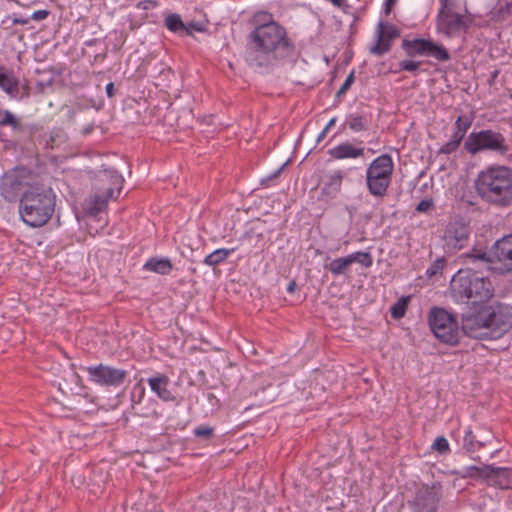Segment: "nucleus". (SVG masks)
I'll return each instance as SVG.
<instances>
[{
  "mask_svg": "<svg viewBox=\"0 0 512 512\" xmlns=\"http://www.w3.org/2000/svg\"><path fill=\"white\" fill-rule=\"evenodd\" d=\"M421 65L420 61H414L411 59H405L398 63L399 69L396 71H408L411 73H416Z\"/></svg>",
  "mask_w": 512,
  "mask_h": 512,
  "instance_id": "obj_38",
  "label": "nucleus"
},
{
  "mask_svg": "<svg viewBox=\"0 0 512 512\" xmlns=\"http://www.w3.org/2000/svg\"><path fill=\"white\" fill-rule=\"evenodd\" d=\"M187 27H189L190 31L192 32V30H195V31H202V27L195 23V22H191L189 23L188 25H186Z\"/></svg>",
  "mask_w": 512,
  "mask_h": 512,
  "instance_id": "obj_53",
  "label": "nucleus"
},
{
  "mask_svg": "<svg viewBox=\"0 0 512 512\" xmlns=\"http://www.w3.org/2000/svg\"><path fill=\"white\" fill-rule=\"evenodd\" d=\"M0 88L13 98H18L19 79L15 75L13 69L0 63Z\"/></svg>",
  "mask_w": 512,
  "mask_h": 512,
  "instance_id": "obj_22",
  "label": "nucleus"
},
{
  "mask_svg": "<svg viewBox=\"0 0 512 512\" xmlns=\"http://www.w3.org/2000/svg\"><path fill=\"white\" fill-rule=\"evenodd\" d=\"M442 498V485L433 482L432 485L423 484L415 492V496L409 505L412 512H437Z\"/></svg>",
  "mask_w": 512,
  "mask_h": 512,
  "instance_id": "obj_12",
  "label": "nucleus"
},
{
  "mask_svg": "<svg viewBox=\"0 0 512 512\" xmlns=\"http://www.w3.org/2000/svg\"><path fill=\"white\" fill-rule=\"evenodd\" d=\"M489 264L499 275H512V232L493 243Z\"/></svg>",
  "mask_w": 512,
  "mask_h": 512,
  "instance_id": "obj_11",
  "label": "nucleus"
},
{
  "mask_svg": "<svg viewBox=\"0 0 512 512\" xmlns=\"http://www.w3.org/2000/svg\"><path fill=\"white\" fill-rule=\"evenodd\" d=\"M370 119L365 114L351 113L346 117L345 126H348L353 132L366 131L369 127Z\"/></svg>",
  "mask_w": 512,
  "mask_h": 512,
  "instance_id": "obj_28",
  "label": "nucleus"
},
{
  "mask_svg": "<svg viewBox=\"0 0 512 512\" xmlns=\"http://www.w3.org/2000/svg\"><path fill=\"white\" fill-rule=\"evenodd\" d=\"M286 164H283L279 169H277L275 172L267 176L266 178L262 179L261 183L268 186V182L277 178L279 174L282 172Z\"/></svg>",
  "mask_w": 512,
  "mask_h": 512,
  "instance_id": "obj_48",
  "label": "nucleus"
},
{
  "mask_svg": "<svg viewBox=\"0 0 512 512\" xmlns=\"http://www.w3.org/2000/svg\"><path fill=\"white\" fill-rule=\"evenodd\" d=\"M512 14V0H498L490 10L489 17L493 22L502 23Z\"/></svg>",
  "mask_w": 512,
  "mask_h": 512,
  "instance_id": "obj_27",
  "label": "nucleus"
},
{
  "mask_svg": "<svg viewBox=\"0 0 512 512\" xmlns=\"http://www.w3.org/2000/svg\"><path fill=\"white\" fill-rule=\"evenodd\" d=\"M347 257L350 262V265L352 263L357 262V263H360L361 265H363L364 267L368 268V267L372 266V264H373V258L369 252L357 251V252L347 255Z\"/></svg>",
  "mask_w": 512,
  "mask_h": 512,
  "instance_id": "obj_35",
  "label": "nucleus"
},
{
  "mask_svg": "<svg viewBox=\"0 0 512 512\" xmlns=\"http://www.w3.org/2000/svg\"><path fill=\"white\" fill-rule=\"evenodd\" d=\"M393 39H388L382 32H376V43L370 47L371 54L383 56L391 50Z\"/></svg>",
  "mask_w": 512,
  "mask_h": 512,
  "instance_id": "obj_30",
  "label": "nucleus"
},
{
  "mask_svg": "<svg viewBox=\"0 0 512 512\" xmlns=\"http://www.w3.org/2000/svg\"><path fill=\"white\" fill-rule=\"evenodd\" d=\"M107 96L112 98L115 95L114 83L110 82L106 86Z\"/></svg>",
  "mask_w": 512,
  "mask_h": 512,
  "instance_id": "obj_51",
  "label": "nucleus"
},
{
  "mask_svg": "<svg viewBox=\"0 0 512 512\" xmlns=\"http://www.w3.org/2000/svg\"><path fill=\"white\" fill-rule=\"evenodd\" d=\"M86 372L91 382L106 387H119L128 376V371L102 363L87 367Z\"/></svg>",
  "mask_w": 512,
  "mask_h": 512,
  "instance_id": "obj_15",
  "label": "nucleus"
},
{
  "mask_svg": "<svg viewBox=\"0 0 512 512\" xmlns=\"http://www.w3.org/2000/svg\"><path fill=\"white\" fill-rule=\"evenodd\" d=\"M401 48L405 52L406 56L410 58H414L416 56H427L440 62H446L451 58L449 51L443 45H440L431 39L405 38L402 40Z\"/></svg>",
  "mask_w": 512,
  "mask_h": 512,
  "instance_id": "obj_9",
  "label": "nucleus"
},
{
  "mask_svg": "<svg viewBox=\"0 0 512 512\" xmlns=\"http://www.w3.org/2000/svg\"><path fill=\"white\" fill-rule=\"evenodd\" d=\"M470 232L469 224L464 223L462 220L450 222L443 235L446 250L450 253H455L464 248L468 243Z\"/></svg>",
  "mask_w": 512,
  "mask_h": 512,
  "instance_id": "obj_16",
  "label": "nucleus"
},
{
  "mask_svg": "<svg viewBox=\"0 0 512 512\" xmlns=\"http://www.w3.org/2000/svg\"><path fill=\"white\" fill-rule=\"evenodd\" d=\"M92 129H93V127H92V126H89V127L84 128V129H83V134H84V135H87V134L91 133Z\"/></svg>",
  "mask_w": 512,
  "mask_h": 512,
  "instance_id": "obj_56",
  "label": "nucleus"
},
{
  "mask_svg": "<svg viewBox=\"0 0 512 512\" xmlns=\"http://www.w3.org/2000/svg\"><path fill=\"white\" fill-rule=\"evenodd\" d=\"M467 257L470 258L472 261L480 260L489 263L490 252L487 253L481 249H474L470 254L467 255Z\"/></svg>",
  "mask_w": 512,
  "mask_h": 512,
  "instance_id": "obj_43",
  "label": "nucleus"
},
{
  "mask_svg": "<svg viewBox=\"0 0 512 512\" xmlns=\"http://www.w3.org/2000/svg\"><path fill=\"white\" fill-rule=\"evenodd\" d=\"M396 0H386L384 4V12L386 15L390 14L393 6L395 5Z\"/></svg>",
  "mask_w": 512,
  "mask_h": 512,
  "instance_id": "obj_50",
  "label": "nucleus"
},
{
  "mask_svg": "<svg viewBox=\"0 0 512 512\" xmlns=\"http://www.w3.org/2000/svg\"><path fill=\"white\" fill-rule=\"evenodd\" d=\"M335 122H336V118H332V119L328 122V124L326 125V127H325V128H326V130H329V129H330V127H332V126L335 124Z\"/></svg>",
  "mask_w": 512,
  "mask_h": 512,
  "instance_id": "obj_55",
  "label": "nucleus"
},
{
  "mask_svg": "<svg viewBox=\"0 0 512 512\" xmlns=\"http://www.w3.org/2000/svg\"><path fill=\"white\" fill-rule=\"evenodd\" d=\"M487 483L499 489H512V467H496L490 465Z\"/></svg>",
  "mask_w": 512,
  "mask_h": 512,
  "instance_id": "obj_20",
  "label": "nucleus"
},
{
  "mask_svg": "<svg viewBox=\"0 0 512 512\" xmlns=\"http://www.w3.org/2000/svg\"><path fill=\"white\" fill-rule=\"evenodd\" d=\"M344 176L345 174L342 170H336L327 175L321 188L322 198L325 200H332L336 198L341 191Z\"/></svg>",
  "mask_w": 512,
  "mask_h": 512,
  "instance_id": "obj_21",
  "label": "nucleus"
},
{
  "mask_svg": "<svg viewBox=\"0 0 512 512\" xmlns=\"http://www.w3.org/2000/svg\"><path fill=\"white\" fill-rule=\"evenodd\" d=\"M0 126H10L14 130L22 129V125L19 119H17L15 115L8 110H5L3 112L0 111Z\"/></svg>",
  "mask_w": 512,
  "mask_h": 512,
  "instance_id": "obj_36",
  "label": "nucleus"
},
{
  "mask_svg": "<svg viewBox=\"0 0 512 512\" xmlns=\"http://www.w3.org/2000/svg\"><path fill=\"white\" fill-rule=\"evenodd\" d=\"M49 15V11L48 10H37L35 12H33V14L31 15V19L33 20H36V21H40V20H44L48 17Z\"/></svg>",
  "mask_w": 512,
  "mask_h": 512,
  "instance_id": "obj_47",
  "label": "nucleus"
},
{
  "mask_svg": "<svg viewBox=\"0 0 512 512\" xmlns=\"http://www.w3.org/2000/svg\"><path fill=\"white\" fill-rule=\"evenodd\" d=\"M441 3V7L439 10L449 9L450 11H458L456 9L455 0H439Z\"/></svg>",
  "mask_w": 512,
  "mask_h": 512,
  "instance_id": "obj_46",
  "label": "nucleus"
},
{
  "mask_svg": "<svg viewBox=\"0 0 512 512\" xmlns=\"http://www.w3.org/2000/svg\"><path fill=\"white\" fill-rule=\"evenodd\" d=\"M486 306V304L469 306V310L462 313L461 331L464 335L478 340L489 339L491 335L487 318L489 309H486Z\"/></svg>",
  "mask_w": 512,
  "mask_h": 512,
  "instance_id": "obj_8",
  "label": "nucleus"
},
{
  "mask_svg": "<svg viewBox=\"0 0 512 512\" xmlns=\"http://www.w3.org/2000/svg\"><path fill=\"white\" fill-rule=\"evenodd\" d=\"M445 266V259L443 257L437 258L427 269L426 275L431 278L442 273Z\"/></svg>",
  "mask_w": 512,
  "mask_h": 512,
  "instance_id": "obj_39",
  "label": "nucleus"
},
{
  "mask_svg": "<svg viewBox=\"0 0 512 512\" xmlns=\"http://www.w3.org/2000/svg\"><path fill=\"white\" fill-rule=\"evenodd\" d=\"M347 91H342V88L340 87V89L337 91L336 93V97L337 98H340L341 95L345 94Z\"/></svg>",
  "mask_w": 512,
  "mask_h": 512,
  "instance_id": "obj_57",
  "label": "nucleus"
},
{
  "mask_svg": "<svg viewBox=\"0 0 512 512\" xmlns=\"http://www.w3.org/2000/svg\"><path fill=\"white\" fill-rule=\"evenodd\" d=\"M28 178L25 168H13L3 174L0 180V194L8 202H16L22 197Z\"/></svg>",
  "mask_w": 512,
  "mask_h": 512,
  "instance_id": "obj_13",
  "label": "nucleus"
},
{
  "mask_svg": "<svg viewBox=\"0 0 512 512\" xmlns=\"http://www.w3.org/2000/svg\"><path fill=\"white\" fill-rule=\"evenodd\" d=\"M44 148L48 150L60 149L68 141V135L63 128H53L42 136Z\"/></svg>",
  "mask_w": 512,
  "mask_h": 512,
  "instance_id": "obj_25",
  "label": "nucleus"
},
{
  "mask_svg": "<svg viewBox=\"0 0 512 512\" xmlns=\"http://www.w3.org/2000/svg\"><path fill=\"white\" fill-rule=\"evenodd\" d=\"M429 326L442 343L455 346L463 334L456 318L444 308L434 307L428 317Z\"/></svg>",
  "mask_w": 512,
  "mask_h": 512,
  "instance_id": "obj_7",
  "label": "nucleus"
},
{
  "mask_svg": "<svg viewBox=\"0 0 512 512\" xmlns=\"http://www.w3.org/2000/svg\"><path fill=\"white\" fill-rule=\"evenodd\" d=\"M450 295L456 303L478 306L493 297L494 288L489 278L475 271L459 270L451 279Z\"/></svg>",
  "mask_w": 512,
  "mask_h": 512,
  "instance_id": "obj_3",
  "label": "nucleus"
},
{
  "mask_svg": "<svg viewBox=\"0 0 512 512\" xmlns=\"http://www.w3.org/2000/svg\"><path fill=\"white\" fill-rule=\"evenodd\" d=\"M354 79H355V77H354V72H351V73L347 76L346 80L344 81V83H343V84H342V86H341L342 91H347V90L351 87V85L353 84Z\"/></svg>",
  "mask_w": 512,
  "mask_h": 512,
  "instance_id": "obj_49",
  "label": "nucleus"
},
{
  "mask_svg": "<svg viewBox=\"0 0 512 512\" xmlns=\"http://www.w3.org/2000/svg\"><path fill=\"white\" fill-rule=\"evenodd\" d=\"M473 123V117L470 115H460L457 117L455 123H454V131L451 136V139L441 146V148L438 150V154H451L455 152L463 139L465 138V135L467 134L468 130L472 126Z\"/></svg>",
  "mask_w": 512,
  "mask_h": 512,
  "instance_id": "obj_18",
  "label": "nucleus"
},
{
  "mask_svg": "<svg viewBox=\"0 0 512 512\" xmlns=\"http://www.w3.org/2000/svg\"><path fill=\"white\" fill-rule=\"evenodd\" d=\"M350 266L348 257H340L332 260L329 264L325 265L324 268L330 271L333 275L338 276L345 274Z\"/></svg>",
  "mask_w": 512,
  "mask_h": 512,
  "instance_id": "obj_33",
  "label": "nucleus"
},
{
  "mask_svg": "<svg viewBox=\"0 0 512 512\" xmlns=\"http://www.w3.org/2000/svg\"><path fill=\"white\" fill-rule=\"evenodd\" d=\"M489 471H492L490 465L485 464L481 467L478 466H468L463 469L462 472H455L459 474L462 478H482L487 481Z\"/></svg>",
  "mask_w": 512,
  "mask_h": 512,
  "instance_id": "obj_32",
  "label": "nucleus"
},
{
  "mask_svg": "<svg viewBox=\"0 0 512 512\" xmlns=\"http://www.w3.org/2000/svg\"><path fill=\"white\" fill-rule=\"evenodd\" d=\"M252 23L254 28L246 37L244 60L255 72L267 74L294 55L295 45L271 13H255Z\"/></svg>",
  "mask_w": 512,
  "mask_h": 512,
  "instance_id": "obj_1",
  "label": "nucleus"
},
{
  "mask_svg": "<svg viewBox=\"0 0 512 512\" xmlns=\"http://www.w3.org/2000/svg\"><path fill=\"white\" fill-rule=\"evenodd\" d=\"M475 189L482 200L494 207H512V167L488 165L478 173Z\"/></svg>",
  "mask_w": 512,
  "mask_h": 512,
  "instance_id": "obj_2",
  "label": "nucleus"
},
{
  "mask_svg": "<svg viewBox=\"0 0 512 512\" xmlns=\"http://www.w3.org/2000/svg\"><path fill=\"white\" fill-rule=\"evenodd\" d=\"M236 248H220L216 249L212 253L208 254L204 260L203 263L207 266H217L221 263H223L234 251Z\"/></svg>",
  "mask_w": 512,
  "mask_h": 512,
  "instance_id": "obj_31",
  "label": "nucleus"
},
{
  "mask_svg": "<svg viewBox=\"0 0 512 512\" xmlns=\"http://www.w3.org/2000/svg\"><path fill=\"white\" fill-rule=\"evenodd\" d=\"M193 433L196 437L209 440L214 436V429L209 426H198L194 429Z\"/></svg>",
  "mask_w": 512,
  "mask_h": 512,
  "instance_id": "obj_42",
  "label": "nucleus"
},
{
  "mask_svg": "<svg viewBox=\"0 0 512 512\" xmlns=\"http://www.w3.org/2000/svg\"><path fill=\"white\" fill-rule=\"evenodd\" d=\"M56 200L51 189L31 187L20 198L19 214L30 227H41L52 217Z\"/></svg>",
  "mask_w": 512,
  "mask_h": 512,
  "instance_id": "obj_4",
  "label": "nucleus"
},
{
  "mask_svg": "<svg viewBox=\"0 0 512 512\" xmlns=\"http://www.w3.org/2000/svg\"><path fill=\"white\" fill-rule=\"evenodd\" d=\"M143 269L160 275H169L173 270V264L168 258L151 257L143 265Z\"/></svg>",
  "mask_w": 512,
  "mask_h": 512,
  "instance_id": "obj_26",
  "label": "nucleus"
},
{
  "mask_svg": "<svg viewBox=\"0 0 512 512\" xmlns=\"http://www.w3.org/2000/svg\"><path fill=\"white\" fill-rule=\"evenodd\" d=\"M393 170L394 163L389 154H382L369 164L366 170V186L372 196L383 199L387 195Z\"/></svg>",
  "mask_w": 512,
  "mask_h": 512,
  "instance_id": "obj_5",
  "label": "nucleus"
},
{
  "mask_svg": "<svg viewBox=\"0 0 512 512\" xmlns=\"http://www.w3.org/2000/svg\"><path fill=\"white\" fill-rule=\"evenodd\" d=\"M409 301V296L399 298L390 308L391 317L396 320L403 318L406 314Z\"/></svg>",
  "mask_w": 512,
  "mask_h": 512,
  "instance_id": "obj_34",
  "label": "nucleus"
},
{
  "mask_svg": "<svg viewBox=\"0 0 512 512\" xmlns=\"http://www.w3.org/2000/svg\"><path fill=\"white\" fill-rule=\"evenodd\" d=\"M464 149L471 155L480 152H492L500 156H506L510 146L505 136L493 129H483L478 132H471L464 142Z\"/></svg>",
  "mask_w": 512,
  "mask_h": 512,
  "instance_id": "obj_6",
  "label": "nucleus"
},
{
  "mask_svg": "<svg viewBox=\"0 0 512 512\" xmlns=\"http://www.w3.org/2000/svg\"><path fill=\"white\" fill-rule=\"evenodd\" d=\"M164 23L165 27L171 32L186 36L191 35L189 27H187L186 24H184L180 15L178 14H169L165 18Z\"/></svg>",
  "mask_w": 512,
  "mask_h": 512,
  "instance_id": "obj_29",
  "label": "nucleus"
},
{
  "mask_svg": "<svg viewBox=\"0 0 512 512\" xmlns=\"http://www.w3.org/2000/svg\"><path fill=\"white\" fill-rule=\"evenodd\" d=\"M296 288H297L296 281L295 280H291L290 283L287 286V292L292 294V293L295 292Z\"/></svg>",
  "mask_w": 512,
  "mask_h": 512,
  "instance_id": "obj_52",
  "label": "nucleus"
},
{
  "mask_svg": "<svg viewBox=\"0 0 512 512\" xmlns=\"http://www.w3.org/2000/svg\"><path fill=\"white\" fill-rule=\"evenodd\" d=\"M328 130H326V128H324L322 130V132L319 134L318 138H317V142H320L321 140H323L326 136V133H327Z\"/></svg>",
  "mask_w": 512,
  "mask_h": 512,
  "instance_id": "obj_54",
  "label": "nucleus"
},
{
  "mask_svg": "<svg viewBox=\"0 0 512 512\" xmlns=\"http://www.w3.org/2000/svg\"><path fill=\"white\" fill-rule=\"evenodd\" d=\"M489 320V339L499 338L512 328V306L505 303L487 305Z\"/></svg>",
  "mask_w": 512,
  "mask_h": 512,
  "instance_id": "obj_14",
  "label": "nucleus"
},
{
  "mask_svg": "<svg viewBox=\"0 0 512 512\" xmlns=\"http://www.w3.org/2000/svg\"><path fill=\"white\" fill-rule=\"evenodd\" d=\"M10 22V24L8 26H6L5 28H10L14 25H17V24H20V25H25L29 22V19L28 18H20V17H10L8 16L5 20L2 21V24H6Z\"/></svg>",
  "mask_w": 512,
  "mask_h": 512,
  "instance_id": "obj_44",
  "label": "nucleus"
},
{
  "mask_svg": "<svg viewBox=\"0 0 512 512\" xmlns=\"http://www.w3.org/2000/svg\"><path fill=\"white\" fill-rule=\"evenodd\" d=\"M145 396V387L141 383H136L131 391L132 404H139Z\"/></svg>",
  "mask_w": 512,
  "mask_h": 512,
  "instance_id": "obj_40",
  "label": "nucleus"
},
{
  "mask_svg": "<svg viewBox=\"0 0 512 512\" xmlns=\"http://www.w3.org/2000/svg\"><path fill=\"white\" fill-rule=\"evenodd\" d=\"M328 155L336 160L356 159L364 156V148L346 141L328 150Z\"/></svg>",
  "mask_w": 512,
  "mask_h": 512,
  "instance_id": "obj_24",
  "label": "nucleus"
},
{
  "mask_svg": "<svg viewBox=\"0 0 512 512\" xmlns=\"http://www.w3.org/2000/svg\"><path fill=\"white\" fill-rule=\"evenodd\" d=\"M432 448L440 454H446L450 451L449 443L444 436L437 437L432 444Z\"/></svg>",
  "mask_w": 512,
  "mask_h": 512,
  "instance_id": "obj_41",
  "label": "nucleus"
},
{
  "mask_svg": "<svg viewBox=\"0 0 512 512\" xmlns=\"http://www.w3.org/2000/svg\"><path fill=\"white\" fill-rule=\"evenodd\" d=\"M151 390L165 402L174 401L175 397L169 389L170 379L167 375L158 373L148 379Z\"/></svg>",
  "mask_w": 512,
  "mask_h": 512,
  "instance_id": "obj_23",
  "label": "nucleus"
},
{
  "mask_svg": "<svg viewBox=\"0 0 512 512\" xmlns=\"http://www.w3.org/2000/svg\"><path fill=\"white\" fill-rule=\"evenodd\" d=\"M433 206L434 203L431 199H423L416 206V211L421 213L428 212L433 208Z\"/></svg>",
  "mask_w": 512,
  "mask_h": 512,
  "instance_id": "obj_45",
  "label": "nucleus"
},
{
  "mask_svg": "<svg viewBox=\"0 0 512 512\" xmlns=\"http://www.w3.org/2000/svg\"><path fill=\"white\" fill-rule=\"evenodd\" d=\"M467 12L466 7L463 11L439 10L436 20L437 30L449 37L455 35L466 27L464 18Z\"/></svg>",
  "mask_w": 512,
  "mask_h": 512,
  "instance_id": "obj_17",
  "label": "nucleus"
},
{
  "mask_svg": "<svg viewBox=\"0 0 512 512\" xmlns=\"http://www.w3.org/2000/svg\"><path fill=\"white\" fill-rule=\"evenodd\" d=\"M376 32H382L388 39H396L400 36V30L391 23H384L380 21L377 25Z\"/></svg>",
  "mask_w": 512,
  "mask_h": 512,
  "instance_id": "obj_37",
  "label": "nucleus"
},
{
  "mask_svg": "<svg viewBox=\"0 0 512 512\" xmlns=\"http://www.w3.org/2000/svg\"><path fill=\"white\" fill-rule=\"evenodd\" d=\"M124 179L117 172H110L109 186L92 195L85 204L84 210L89 216H96L107 208L110 199H116L120 194Z\"/></svg>",
  "mask_w": 512,
  "mask_h": 512,
  "instance_id": "obj_10",
  "label": "nucleus"
},
{
  "mask_svg": "<svg viewBox=\"0 0 512 512\" xmlns=\"http://www.w3.org/2000/svg\"><path fill=\"white\" fill-rule=\"evenodd\" d=\"M493 433L486 427H479L477 431L467 428L463 437L462 448L469 454H473L491 444Z\"/></svg>",
  "mask_w": 512,
  "mask_h": 512,
  "instance_id": "obj_19",
  "label": "nucleus"
}]
</instances>
